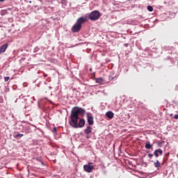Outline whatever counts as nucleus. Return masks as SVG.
<instances>
[{"mask_svg": "<svg viewBox=\"0 0 178 178\" xmlns=\"http://www.w3.org/2000/svg\"><path fill=\"white\" fill-rule=\"evenodd\" d=\"M86 108L83 107H73L70 114V121L69 124L72 128H83L86 124V120H84V115H86Z\"/></svg>", "mask_w": 178, "mask_h": 178, "instance_id": "1", "label": "nucleus"}, {"mask_svg": "<svg viewBox=\"0 0 178 178\" xmlns=\"http://www.w3.org/2000/svg\"><path fill=\"white\" fill-rule=\"evenodd\" d=\"M101 17L100 11L98 10H95L94 11H91V13L88 15V19L90 20H98V19Z\"/></svg>", "mask_w": 178, "mask_h": 178, "instance_id": "2", "label": "nucleus"}, {"mask_svg": "<svg viewBox=\"0 0 178 178\" xmlns=\"http://www.w3.org/2000/svg\"><path fill=\"white\" fill-rule=\"evenodd\" d=\"M83 169L86 172H92V170L95 169V165H93L92 162H88V163H85Z\"/></svg>", "mask_w": 178, "mask_h": 178, "instance_id": "3", "label": "nucleus"}, {"mask_svg": "<svg viewBox=\"0 0 178 178\" xmlns=\"http://www.w3.org/2000/svg\"><path fill=\"white\" fill-rule=\"evenodd\" d=\"M88 15H85L84 17H79V31H81V29L82 28V24H84L85 22H88Z\"/></svg>", "mask_w": 178, "mask_h": 178, "instance_id": "4", "label": "nucleus"}, {"mask_svg": "<svg viewBox=\"0 0 178 178\" xmlns=\"http://www.w3.org/2000/svg\"><path fill=\"white\" fill-rule=\"evenodd\" d=\"M86 118L89 127H92V124H94L93 114H92V113H86Z\"/></svg>", "mask_w": 178, "mask_h": 178, "instance_id": "5", "label": "nucleus"}, {"mask_svg": "<svg viewBox=\"0 0 178 178\" xmlns=\"http://www.w3.org/2000/svg\"><path fill=\"white\" fill-rule=\"evenodd\" d=\"M72 33H79V18H77L76 22L72 27Z\"/></svg>", "mask_w": 178, "mask_h": 178, "instance_id": "6", "label": "nucleus"}, {"mask_svg": "<svg viewBox=\"0 0 178 178\" xmlns=\"http://www.w3.org/2000/svg\"><path fill=\"white\" fill-rule=\"evenodd\" d=\"M84 134H86V138H90V134H92V127H90V124H88V127L85 128Z\"/></svg>", "mask_w": 178, "mask_h": 178, "instance_id": "7", "label": "nucleus"}, {"mask_svg": "<svg viewBox=\"0 0 178 178\" xmlns=\"http://www.w3.org/2000/svg\"><path fill=\"white\" fill-rule=\"evenodd\" d=\"M163 153V149H161V147H158L157 149H154L153 154H154V156H156V158H158L159 156H162Z\"/></svg>", "mask_w": 178, "mask_h": 178, "instance_id": "8", "label": "nucleus"}, {"mask_svg": "<svg viewBox=\"0 0 178 178\" xmlns=\"http://www.w3.org/2000/svg\"><path fill=\"white\" fill-rule=\"evenodd\" d=\"M8 47V43H3V45L0 47V54L6 52V49Z\"/></svg>", "mask_w": 178, "mask_h": 178, "instance_id": "9", "label": "nucleus"}, {"mask_svg": "<svg viewBox=\"0 0 178 178\" xmlns=\"http://www.w3.org/2000/svg\"><path fill=\"white\" fill-rule=\"evenodd\" d=\"M145 147H146V149H152L154 144H151L150 140H147L145 144Z\"/></svg>", "mask_w": 178, "mask_h": 178, "instance_id": "10", "label": "nucleus"}, {"mask_svg": "<svg viewBox=\"0 0 178 178\" xmlns=\"http://www.w3.org/2000/svg\"><path fill=\"white\" fill-rule=\"evenodd\" d=\"M106 115L108 119H113L114 117V113H113L112 111H108L107 113H106Z\"/></svg>", "mask_w": 178, "mask_h": 178, "instance_id": "11", "label": "nucleus"}, {"mask_svg": "<svg viewBox=\"0 0 178 178\" xmlns=\"http://www.w3.org/2000/svg\"><path fill=\"white\" fill-rule=\"evenodd\" d=\"M144 67H147V69L149 70V72H153L154 70V66H152V65H150V63H147L146 65L144 66Z\"/></svg>", "mask_w": 178, "mask_h": 178, "instance_id": "12", "label": "nucleus"}, {"mask_svg": "<svg viewBox=\"0 0 178 178\" xmlns=\"http://www.w3.org/2000/svg\"><path fill=\"white\" fill-rule=\"evenodd\" d=\"M147 50H150L151 52H152L153 54H157V56H160V52L159 50H158V49H146Z\"/></svg>", "mask_w": 178, "mask_h": 178, "instance_id": "13", "label": "nucleus"}, {"mask_svg": "<svg viewBox=\"0 0 178 178\" xmlns=\"http://www.w3.org/2000/svg\"><path fill=\"white\" fill-rule=\"evenodd\" d=\"M96 82L97 84H104V81L102 77H98L97 79H95Z\"/></svg>", "mask_w": 178, "mask_h": 178, "instance_id": "14", "label": "nucleus"}, {"mask_svg": "<svg viewBox=\"0 0 178 178\" xmlns=\"http://www.w3.org/2000/svg\"><path fill=\"white\" fill-rule=\"evenodd\" d=\"M169 155H170V153H169V152L165 153L166 159H165V156L163 157V163H165V162H167V160L168 159Z\"/></svg>", "mask_w": 178, "mask_h": 178, "instance_id": "15", "label": "nucleus"}, {"mask_svg": "<svg viewBox=\"0 0 178 178\" xmlns=\"http://www.w3.org/2000/svg\"><path fill=\"white\" fill-rule=\"evenodd\" d=\"M154 167H160L161 166V162H159V160H156V162L154 163Z\"/></svg>", "mask_w": 178, "mask_h": 178, "instance_id": "16", "label": "nucleus"}, {"mask_svg": "<svg viewBox=\"0 0 178 178\" xmlns=\"http://www.w3.org/2000/svg\"><path fill=\"white\" fill-rule=\"evenodd\" d=\"M52 131L53 134L56 135V134H58V128L56 127H54Z\"/></svg>", "mask_w": 178, "mask_h": 178, "instance_id": "17", "label": "nucleus"}, {"mask_svg": "<svg viewBox=\"0 0 178 178\" xmlns=\"http://www.w3.org/2000/svg\"><path fill=\"white\" fill-rule=\"evenodd\" d=\"M24 134H17L15 136L16 138H18L19 137H23Z\"/></svg>", "mask_w": 178, "mask_h": 178, "instance_id": "18", "label": "nucleus"}, {"mask_svg": "<svg viewBox=\"0 0 178 178\" xmlns=\"http://www.w3.org/2000/svg\"><path fill=\"white\" fill-rule=\"evenodd\" d=\"M147 9H148V11H153L154 8H153V6H150V5H149L147 6Z\"/></svg>", "mask_w": 178, "mask_h": 178, "instance_id": "19", "label": "nucleus"}, {"mask_svg": "<svg viewBox=\"0 0 178 178\" xmlns=\"http://www.w3.org/2000/svg\"><path fill=\"white\" fill-rule=\"evenodd\" d=\"M40 50V47H35V49H33V52H38Z\"/></svg>", "mask_w": 178, "mask_h": 178, "instance_id": "20", "label": "nucleus"}, {"mask_svg": "<svg viewBox=\"0 0 178 178\" xmlns=\"http://www.w3.org/2000/svg\"><path fill=\"white\" fill-rule=\"evenodd\" d=\"M37 160H38L39 162H41L42 165H45V163H44V162H43V160H42L41 159H37Z\"/></svg>", "mask_w": 178, "mask_h": 178, "instance_id": "21", "label": "nucleus"}, {"mask_svg": "<svg viewBox=\"0 0 178 178\" xmlns=\"http://www.w3.org/2000/svg\"><path fill=\"white\" fill-rule=\"evenodd\" d=\"M147 156H149V158H153L154 156L153 153H148Z\"/></svg>", "mask_w": 178, "mask_h": 178, "instance_id": "22", "label": "nucleus"}, {"mask_svg": "<svg viewBox=\"0 0 178 178\" xmlns=\"http://www.w3.org/2000/svg\"><path fill=\"white\" fill-rule=\"evenodd\" d=\"M158 146H159V147H160L161 149L162 143H161V140L159 141V143H158Z\"/></svg>", "mask_w": 178, "mask_h": 178, "instance_id": "23", "label": "nucleus"}, {"mask_svg": "<svg viewBox=\"0 0 178 178\" xmlns=\"http://www.w3.org/2000/svg\"><path fill=\"white\" fill-rule=\"evenodd\" d=\"M61 4H65V5H66V4H67V0H62V1H61Z\"/></svg>", "mask_w": 178, "mask_h": 178, "instance_id": "24", "label": "nucleus"}, {"mask_svg": "<svg viewBox=\"0 0 178 178\" xmlns=\"http://www.w3.org/2000/svg\"><path fill=\"white\" fill-rule=\"evenodd\" d=\"M3 97H1V95H0V104H3Z\"/></svg>", "mask_w": 178, "mask_h": 178, "instance_id": "25", "label": "nucleus"}, {"mask_svg": "<svg viewBox=\"0 0 178 178\" xmlns=\"http://www.w3.org/2000/svg\"><path fill=\"white\" fill-rule=\"evenodd\" d=\"M10 77H8V76L6 77H4V80L5 82H8V80H9Z\"/></svg>", "mask_w": 178, "mask_h": 178, "instance_id": "26", "label": "nucleus"}, {"mask_svg": "<svg viewBox=\"0 0 178 178\" xmlns=\"http://www.w3.org/2000/svg\"><path fill=\"white\" fill-rule=\"evenodd\" d=\"M113 79H115V77H111V75H109L108 80H113Z\"/></svg>", "mask_w": 178, "mask_h": 178, "instance_id": "27", "label": "nucleus"}, {"mask_svg": "<svg viewBox=\"0 0 178 178\" xmlns=\"http://www.w3.org/2000/svg\"><path fill=\"white\" fill-rule=\"evenodd\" d=\"M175 119H178V114H175V115L174 116Z\"/></svg>", "mask_w": 178, "mask_h": 178, "instance_id": "28", "label": "nucleus"}, {"mask_svg": "<svg viewBox=\"0 0 178 178\" xmlns=\"http://www.w3.org/2000/svg\"><path fill=\"white\" fill-rule=\"evenodd\" d=\"M40 84H41V81L38 82V84H37V86H38V88H40Z\"/></svg>", "mask_w": 178, "mask_h": 178, "instance_id": "29", "label": "nucleus"}, {"mask_svg": "<svg viewBox=\"0 0 178 178\" xmlns=\"http://www.w3.org/2000/svg\"><path fill=\"white\" fill-rule=\"evenodd\" d=\"M13 89H17V86H13Z\"/></svg>", "mask_w": 178, "mask_h": 178, "instance_id": "30", "label": "nucleus"}, {"mask_svg": "<svg viewBox=\"0 0 178 178\" xmlns=\"http://www.w3.org/2000/svg\"><path fill=\"white\" fill-rule=\"evenodd\" d=\"M124 46H125V47H129V44H128V43H125V44H124Z\"/></svg>", "mask_w": 178, "mask_h": 178, "instance_id": "31", "label": "nucleus"}, {"mask_svg": "<svg viewBox=\"0 0 178 178\" xmlns=\"http://www.w3.org/2000/svg\"><path fill=\"white\" fill-rule=\"evenodd\" d=\"M44 76H48L47 74H44Z\"/></svg>", "mask_w": 178, "mask_h": 178, "instance_id": "32", "label": "nucleus"}, {"mask_svg": "<svg viewBox=\"0 0 178 178\" xmlns=\"http://www.w3.org/2000/svg\"><path fill=\"white\" fill-rule=\"evenodd\" d=\"M145 166H147V162H145Z\"/></svg>", "mask_w": 178, "mask_h": 178, "instance_id": "33", "label": "nucleus"}, {"mask_svg": "<svg viewBox=\"0 0 178 178\" xmlns=\"http://www.w3.org/2000/svg\"><path fill=\"white\" fill-rule=\"evenodd\" d=\"M5 0H0V2H4Z\"/></svg>", "mask_w": 178, "mask_h": 178, "instance_id": "34", "label": "nucleus"}, {"mask_svg": "<svg viewBox=\"0 0 178 178\" xmlns=\"http://www.w3.org/2000/svg\"><path fill=\"white\" fill-rule=\"evenodd\" d=\"M44 84L47 85V82L44 81Z\"/></svg>", "mask_w": 178, "mask_h": 178, "instance_id": "35", "label": "nucleus"}, {"mask_svg": "<svg viewBox=\"0 0 178 178\" xmlns=\"http://www.w3.org/2000/svg\"><path fill=\"white\" fill-rule=\"evenodd\" d=\"M54 20H56V18L54 17Z\"/></svg>", "mask_w": 178, "mask_h": 178, "instance_id": "36", "label": "nucleus"}, {"mask_svg": "<svg viewBox=\"0 0 178 178\" xmlns=\"http://www.w3.org/2000/svg\"><path fill=\"white\" fill-rule=\"evenodd\" d=\"M26 107H27V106H26V105H25V107H24V108H26Z\"/></svg>", "mask_w": 178, "mask_h": 178, "instance_id": "37", "label": "nucleus"}, {"mask_svg": "<svg viewBox=\"0 0 178 178\" xmlns=\"http://www.w3.org/2000/svg\"><path fill=\"white\" fill-rule=\"evenodd\" d=\"M30 3H31V1H30Z\"/></svg>", "mask_w": 178, "mask_h": 178, "instance_id": "38", "label": "nucleus"}, {"mask_svg": "<svg viewBox=\"0 0 178 178\" xmlns=\"http://www.w3.org/2000/svg\"><path fill=\"white\" fill-rule=\"evenodd\" d=\"M170 115H171V117H172V114H170Z\"/></svg>", "mask_w": 178, "mask_h": 178, "instance_id": "39", "label": "nucleus"}, {"mask_svg": "<svg viewBox=\"0 0 178 178\" xmlns=\"http://www.w3.org/2000/svg\"><path fill=\"white\" fill-rule=\"evenodd\" d=\"M32 104H33V102L32 101Z\"/></svg>", "mask_w": 178, "mask_h": 178, "instance_id": "40", "label": "nucleus"}, {"mask_svg": "<svg viewBox=\"0 0 178 178\" xmlns=\"http://www.w3.org/2000/svg\"><path fill=\"white\" fill-rule=\"evenodd\" d=\"M40 1H42V0H40Z\"/></svg>", "mask_w": 178, "mask_h": 178, "instance_id": "41", "label": "nucleus"}]
</instances>
